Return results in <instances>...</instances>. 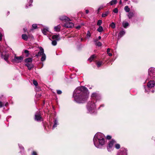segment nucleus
Listing matches in <instances>:
<instances>
[{"mask_svg":"<svg viewBox=\"0 0 155 155\" xmlns=\"http://www.w3.org/2000/svg\"><path fill=\"white\" fill-rule=\"evenodd\" d=\"M81 27V26L80 25H78L76 27V28L77 29H79Z\"/></svg>","mask_w":155,"mask_h":155,"instance_id":"obj_51","label":"nucleus"},{"mask_svg":"<svg viewBox=\"0 0 155 155\" xmlns=\"http://www.w3.org/2000/svg\"><path fill=\"white\" fill-rule=\"evenodd\" d=\"M91 100H93L96 102L97 101L100 100L101 99V96L97 92H94L91 95Z\"/></svg>","mask_w":155,"mask_h":155,"instance_id":"obj_4","label":"nucleus"},{"mask_svg":"<svg viewBox=\"0 0 155 155\" xmlns=\"http://www.w3.org/2000/svg\"><path fill=\"white\" fill-rule=\"evenodd\" d=\"M125 33V32L124 30H122L118 34V39H120L121 37H122Z\"/></svg>","mask_w":155,"mask_h":155,"instance_id":"obj_17","label":"nucleus"},{"mask_svg":"<svg viewBox=\"0 0 155 155\" xmlns=\"http://www.w3.org/2000/svg\"><path fill=\"white\" fill-rule=\"evenodd\" d=\"M107 54H108V55L110 56H112V53H107Z\"/></svg>","mask_w":155,"mask_h":155,"instance_id":"obj_54","label":"nucleus"},{"mask_svg":"<svg viewBox=\"0 0 155 155\" xmlns=\"http://www.w3.org/2000/svg\"><path fill=\"white\" fill-rule=\"evenodd\" d=\"M95 57V55H93L88 59V60H89L90 62H91Z\"/></svg>","mask_w":155,"mask_h":155,"instance_id":"obj_32","label":"nucleus"},{"mask_svg":"<svg viewBox=\"0 0 155 155\" xmlns=\"http://www.w3.org/2000/svg\"><path fill=\"white\" fill-rule=\"evenodd\" d=\"M127 15L129 19H130L134 16V13L133 12H130Z\"/></svg>","mask_w":155,"mask_h":155,"instance_id":"obj_19","label":"nucleus"},{"mask_svg":"<svg viewBox=\"0 0 155 155\" xmlns=\"http://www.w3.org/2000/svg\"><path fill=\"white\" fill-rule=\"evenodd\" d=\"M97 31L99 32H101L103 31V28L102 26H100L97 29Z\"/></svg>","mask_w":155,"mask_h":155,"instance_id":"obj_30","label":"nucleus"},{"mask_svg":"<svg viewBox=\"0 0 155 155\" xmlns=\"http://www.w3.org/2000/svg\"><path fill=\"white\" fill-rule=\"evenodd\" d=\"M117 155H127V150L124 148H121L118 151Z\"/></svg>","mask_w":155,"mask_h":155,"instance_id":"obj_9","label":"nucleus"},{"mask_svg":"<svg viewBox=\"0 0 155 155\" xmlns=\"http://www.w3.org/2000/svg\"><path fill=\"white\" fill-rule=\"evenodd\" d=\"M147 88L149 89L154 87L155 86V83L153 81H150L147 83Z\"/></svg>","mask_w":155,"mask_h":155,"instance_id":"obj_10","label":"nucleus"},{"mask_svg":"<svg viewBox=\"0 0 155 155\" xmlns=\"http://www.w3.org/2000/svg\"><path fill=\"white\" fill-rule=\"evenodd\" d=\"M61 27L60 25L55 26L54 27V31L56 32L60 31L61 30Z\"/></svg>","mask_w":155,"mask_h":155,"instance_id":"obj_21","label":"nucleus"},{"mask_svg":"<svg viewBox=\"0 0 155 155\" xmlns=\"http://www.w3.org/2000/svg\"><path fill=\"white\" fill-rule=\"evenodd\" d=\"M110 26L113 28H114L115 27V25L114 22H112L110 25Z\"/></svg>","mask_w":155,"mask_h":155,"instance_id":"obj_34","label":"nucleus"},{"mask_svg":"<svg viewBox=\"0 0 155 155\" xmlns=\"http://www.w3.org/2000/svg\"><path fill=\"white\" fill-rule=\"evenodd\" d=\"M23 58L21 56H17L15 54L12 61L16 63L21 62L23 60Z\"/></svg>","mask_w":155,"mask_h":155,"instance_id":"obj_7","label":"nucleus"},{"mask_svg":"<svg viewBox=\"0 0 155 155\" xmlns=\"http://www.w3.org/2000/svg\"><path fill=\"white\" fill-rule=\"evenodd\" d=\"M24 52L25 53L27 54V55H26L27 57H28V56L29 53V51L27 50H25L24 51Z\"/></svg>","mask_w":155,"mask_h":155,"instance_id":"obj_42","label":"nucleus"},{"mask_svg":"<svg viewBox=\"0 0 155 155\" xmlns=\"http://www.w3.org/2000/svg\"><path fill=\"white\" fill-rule=\"evenodd\" d=\"M95 101L93 100L89 101L87 105V108L88 112L90 113H92L95 112L96 109Z\"/></svg>","mask_w":155,"mask_h":155,"instance_id":"obj_3","label":"nucleus"},{"mask_svg":"<svg viewBox=\"0 0 155 155\" xmlns=\"http://www.w3.org/2000/svg\"><path fill=\"white\" fill-rule=\"evenodd\" d=\"M32 61V58H27L25 60V62L27 63L31 62Z\"/></svg>","mask_w":155,"mask_h":155,"instance_id":"obj_27","label":"nucleus"},{"mask_svg":"<svg viewBox=\"0 0 155 155\" xmlns=\"http://www.w3.org/2000/svg\"><path fill=\"white\" fill-rule=\"evenodd\" d=\"M104 104H102L98 108V109H99L101 107H104Z\"/></svg>","mask_w":155,"mask_h":155,"instance_id":"obj_56","label":"nucleus"},{"mask_svg":"<svg viewBox=\"0 0 155 155\" xmlns=\"http://www.w3.org/2000/svg\"><path fill=\"white\" fill-rule=\"evenodd\" d=\"M111 138V137L109 135H108L107 136V138L108 139H110Z\"/></svg>","mask_w":155,"mask_h":155,"instance_id":"obj_48","label":"nucleus"},{"mask_svg":"<svg viewBox=\"0 0 155 155\" xmlns=\"http://www.w3.org/2000/svg\"><path fill=\"white\" fill-rule=\"evenodd\" d=\"M86 13L87 14L89 13V10H86L85 11Z\"/></svg>","mask_w":155,"mask_h":155,"instance_id":"obj_55","label":"nucleus"},{"mask_svg":"<svg viewBox=\"0 0 155 155\" xmlns=\"http://www.w3.org/2000/svg\"><path fill=\"white\" fill-rule=\"evenodd\" d=\"M119 4H122V1L121 0H120L119 2Z\"/></svg>","mask_w":155,"mask_h":155,"instance_id":"obj_58","label":"nucleus"},{"mask_svg":"<svg viewBox=\"0 0 155 155\" xmlns=\"http://www.w3.org/2000/svg\"><path fill=\"white\" fill-rule=\"evenodd\" d=\"M106 7V6L104 4L101 5L100 6L97 10L96 11L97 12V14H98L101 10L103 9L104 8Z\"/></svg>","mask_w":155,"mask_h":155,"instance_id":"obj_18","label":"nucleus"},{"mask_svg":"<svg viewBox=\"0 0 155 155\" xmlns=\"http://www.w3.org/2000/svg\"><path fill=\"white\" fill-rule=\"evenodd\" d=\"M25 65L28 67L29 70H30L33 67V65L32 64H30L28 63H27L25 64Z\"/></svg>","mask_w":155,"mask_h":155,"instance_id":"obj_25","label":"nucleus"},{"mask_svg":"<svg viewBox=\"0 0 155 155\" xmlns=\"http://www.w3.org/2000/svg\"><path fill=\"white\" fill-rule=\"evenodd\" d=\"M32 28L34 29H36L37 28V25L36 24H33L32 25Z\"/></svg>","mask_w":155,"mask_h":155,"instance_id":"obj_44","label":"nucleus"},{"mask_svg":"<svg viewBox=\"0 0 155 155\" xmlns=\"http://www.w3.org/2000/svg\"><path fill=\"white\" fill-rule=\"evenodd\" d=\"M18 145H19V148L20 149H21L22 150L24 149V147H22L21 145L19 144Z\"/></svg>","mask_w":155,"mask_h":155,"instance_id":"obj_50","label":"nucleus"},{"mask_svg":"<svg viewBox=\"0 0 155 155\" xmlns=\"http://www.w3.org/2000/svg\"><path fill=\"white\" fill-rule=\"evenodd\" d=\"M99 39H100L101 38V37L100 36H99L98 37Z\"/></svg>","mask_w":155,"mask_h":155,"instance_id":"obj_59","label":"nucleus"},{"mask_svg":"<svg viewBox=\"0 0 155 155\" xmlns=\"http://www.w3.org/2000/svg\"><path fill=\"white\" fill-rule=\"evenodd\" d=\"M118 9L117 8H115L113 10V12L115 13H118Z\"/></svg>","mask_w":155,"mask_h":155,"instance_id":"obj_39","label":"nucleus"},{"mask_svg":"<svg viewBox=\"0 0 155 155\" xmlns=\"http://www.w3.org/2000/svg\"><path fill=\"white\" fill-rule=\"evenodd\" d=\"M28 2L29 3V5L27 4L26 5V8H28V6H31L32 5V3L33 2V0H28Z\"/></svg>","mask_w":155,"mask_h":155,"instance_id":"obj_22","label":"nucleus"},{"mask_svg":"<svg viewBox=\"0 0 155 155\" xmlns=\"http://www.w3.org/2000/svg\"><path fill=\"white\" fill-rule=\"evenodd\" d=\"M91 36V35L89 31H88L87 32V38H89Z\"/></svg>","mask_w":155,"mask_h":155,"instance_id":"obj_41","label":"nucleus"},{"mask_svg":"<svg viewBox=\"0 0 155 155\" xmlns=\"http://www.w3.org/2000/svg\"><path fill=\"white\" fill-rule=\"evenodd\" d=\"M125 1H128V0H124Z\"/></svg>","mask_w":155,"mask_h":155,"instance_id":"obj_61","label":"nucleus"},{"mask_svg":"<svg viewBox=\"0 0 155 155\" xmlns=\"http://www.w3.org/2000/svg\"><path fill=\"white\" fill-rule=\"evenodd\" d=\"M102 62L101 61H98L97 63V64L98 67H99L102 65Z\"/></svg>","mask_w":155,"mask_h":155,"instance_id":"obj_36","label":"nucleus"},{"mask_svg":"<svg viewBox=\"0 0 155 155\" xmlns=\"http://www.w3.org/2000/svg\"><path fill=\"white\" fill-rule=\"evenodd\" d=\"M74 24L71 22H66L63 25V26L67 28H72L74 26Z\"/></svg>","mask_w":155,"mask_h":155,"instance_id":"obj_11","label":"nucleus"},{"mask_svg":"<svg viewBox=\"0 0 155 155\" xmlns=\"http://www.w3.org/2000/svg\"><path fill=\"white\" fill-rule=\"evenodd\" d=\"M110 51V49L109 48H108L107 49V54L108 53H109V52Z\"/></svg>","mask_w":155,"mask_h":155,"instance_id":"obj_53","label":"nucleus"},{"mask_svg":"<svg viewBox=\"0 0 155 155\" xmlns=\"http://www.w3.org/2000/svg\"><path fill=\"white\" fill-rule=\"evenodd\" d=\"M102 23V21L101 20H99L97 22V25L100 26Z\"/></svg>","mask_w":155,"mask_h":155,"instance_id":"obj_37","label":"nucleus"},{"mask_svg":"<svg viewBox=\"0 0 155 155\" xmlns=\"http://www.w3.org/2000/svg\"><path fill=\"white\" fill-rule=\"evenodd\" d=\"M40 49V51H39L38 53V54L36 55V56L37 57H38V56L42 55L44 54H45L44 53V49L43 48L41 47H40L39 48Z\"/></svg>","mask_w":155,"mask_h":155,"instance_id":"obj_14","label":"nucleus"},{"mask_svg":"<svg viewBox=\"0 0 155 155\" xmlns=\"http://www.w3.org/2000/svg\"><path fill=\"white\" fill-rule=\"evenodd\" d=\"M124 10L127 12H129L130 11V8H129L128 6H126L124 7Z\"/></svg>","mask_w":155,"mask_h":155,"instance_id":"obj_29","label":"nucleus"},{"mask_svg":"<svg viewBox=\"0 0 155 155\" xmlns=\"http://www.w3.org/2000/svg\"><path fill=\"white\" fill-rule=\"evenodd\" d=\"M57 40H54L52 41V44L53 45L55 46L57 45Z\"/></svg>","mask_w":155,"mask_h":155,"instance_id":"obj_35","label":"nucleus"},{"mask_svg":"<svg viewBox=\"0 0 155 155\" xmlns=\"http://www.w3.org/2000/svg\"><path fill=\"white\" fill-rule=\"evenodd\" d=\"M123 27L125 28H127V27L129 26V23L127 22H123L122 23Z\"/></svg>","mask_w":155,"mask_h":155,"instance_id":"obj_28","label":"nucleus"},{"mask_svg":"<svg viewBox=\"0 0 155 155\" xmlns=\"http://www.w3.org/2000/svg\"><path fill=\"white\" fill-rule=\"evenodd\" d=\"M57 93L58 94H60L62 93V91L60 90H58L57 91Z\"/></svg>","mask_w":155,"mask_h":155,"instance_id":"obj_45","label":"nucleus"},{"mask_svg":"<svg viewBox=\"0 0 155 155\" xmlns=\"http://www.w3.org/2000/svg\"><path fill=\"white\" fill-rule=\"evenodd\" d=\"M21 37L22 39L25 41H27L28 38V36L25 34H22Z\"/></svg>","mask_w":155,"mask_h":155,"instance_id":"obj_24","label":"nucleus"},{"mask_svg":"<svg viewBox=\"0 0 155 155\" xmlns=\"http://www.w3.org/2000/svg\"><path fill=\"white\" fill-rule=\"evenodd\" d=\"M3 104H4L3 103ZM8 105V102H6V103H5V105H4V106H7Z\"/></svg>","mask_w":155,"mask_h":155,"instance_id":"obj_52","label":"nucleus"},{"mask_svg":"<svg viewBox=\"0 0 155 155\" xmlns=\"http://www.w3.org/2000/svg\"><path fill=\"white\" fill-rule=\"evenodd\" d=\"M151 92L152 93H153L154 92V90H152L151 91Z\"/></svg>","mask_w":155,"mask_h":155,"instance_id":"obj_60","label":"nucleus"},{"mask_svg":"<svg viewBox=\"0 0 155 155\" xmlns=\"http://www.w3.org/2000/svg\"><path fill=\"white\" fill-rule=\"evenodd\" d=\"M41 96V94H36V97H40Z\"/></svg>","mask_w":155,"mask_h":155,"instance_id":"obj_47","label":"nucleus"},{"mask_svg":"<svg viewBox=\"0 0 155 155\" xmlns=\"http://www.w3.org/2000/svg\"><path fill=\"white\" fill-rule=\"evenodd\" d=\"M116 143V141L113 140L110 142L107 147V148L108 151H111L112 150V147L113 145Z\"/></svg>","mask_w":155,"mask_h":155,"instance_id":"obj_6","label":"nucleus"},{"mask_svg":"<svg viewBox=\"0 0 155 155\" xmlns=\"http://www.w3.org/2000/svg\"><path fill=\"white\" fill-rule=\"evenodd\" d=\"M115 144V147L117 149H118L120 148V145L119 144H117V143H116L115 144Z\"/></svg>","mask_w":155,"mask_h":155,"instance_id":"obj_33","label":"nucleus"},{"mask_svg":"<svg viewBox=\"0 0 155 155\" xmlns=\"http://www.w3.org/2000/svg\"><path fill=\"white\" fill-rule=\"evenodd\" d=\"M33 84L35 85V86H38V82H37V81H35V80H34L33 81Z\"/></svg>","mask_w":155,"mask_h":155,"instance_id":"obj_43","label":"nucleus"},{"mask_svg":"<svg viewBox=\"0 0 155 155\" xmlns=\"http://www.w3.org/2000/svg\"><path fill=\"white\" fill-rule=\"evenodd\" d=\"M8 13H9V12H8Z\"/></svg>","mask_w":155,"mask_h":155,"instance_id":"obj_62","label":"nucleus"},{"mask_svg":"<svg viewBox=\"0 0 155 155\" xmlns=\"http://www.w3.org/2000/svg\"><path fill=\"white\" fill-rule=\"evenodd\" d=\"M4 106V104H3V102L2 101H0V107H2Z\"/></svg>","mask_w":155,"mask_h":155,"instance_id":"obj_46","label":"nucleus"},{"mask_svg":"<svg viewBox=\"0 0 155 155\" xmlns=\"http://www.w3.org/2000/svg\"><path fill=\"white\" fill-rule=\"evenodd\" d=\"M104 135L101 133L95 134L93 140L94 146L97 148H101L106 141Z\"/></svg>","mask_w":155,"mask_h":155,"instance_id":"obj_2","label":"nucleus"},{"mask_svg":"<svg viewBox=\"0 0 155 155\" xmlns=\"http://www.w3.org/2000/svg\"><path fill=\"white\" fill-rule=\"evenodd\" d=\"M59 19L60 20L64 21H71L70 19L69 18L64 15L60 16Z\"/></svg>","mask_w":155,"mask_h":155,"instance_id":"obj_12","label":"nucleus"},{"mask_svg":"<svg viewBox=\"0 0 155 155\" xmlns=\"http://www.w3.org/2000/svg\"><path fill=\"white\" fill-rule=\"evenodd\" d=\"M87 89L84 86L78 87L74 91L73 97L74 100L78 103H85L89 97Z\"/></svg>","mask_w":155,"mask_h":155,"instance_id":"obj_1","label":"nucleus"},{"mask_svg":"<svg viewBox=\"0 0 155 155\" xmlns=\"http://www.w3.org/2000/svg\"><path fill=\"white\" fill-rule=\"evenodd\" d=\"M58 124V122L57 119H55L54 120V123L53 126L52 128L53 129L55 127H56Z\"/></svg>","mask_w":155,"mask_h":155,"instance_id":"obj_20","label":"nucleus"},{"mask_svg":"<svg viewBox=\"0 0 155 155\" xmlns=\"http://www.w3.org/2000/svg\"><path fill=\"white\" fill-rule=\"evenodd\" d=\"M35 119L37 121H41L42 120L41 114L40 111H38L35 114Z\"/></svg>","mask_w":155,"mask_h":155,"instance_id":"obj_8","label":"nucleus"},{"mask_svg":"<svg viewBox=\"0 0 155 155\" xmlns=\"http://www.w3.org/2000/svg\"><path fill=\"white\" fill-rule=\"evenodd\" d=\"M32 155H37V153L35 151H33Z\"/></svg>","mask_w":155,"mask_h":155,"instance_id":"obj_49","label":"nucleus"},{"mask_svg":"<svg viewBox=\"0 0 155 155\" xmlns=\"http://www.w3.org/2000/svg\"><path fill=\"white\" fill-rule=\"evenodd\" d=\"M46 56L45 54H44L43 55H42V57L41 59V61H45L46 59Z\"/></svg>","mask_w":155,"mask_h":155,"instance_id":"obj_31","label":"nucleus"},{"mask_svg":"<svg viewBox=\"0 0 155 155\" xmlns=\"http://www.w3.org/2000/svg\"><path fill=\"white\" fill-rule=\"evenodd\" d=\"M95 45L98 46H101L102 45V43L99 41H97L95 43Z\"/></svg>","mask_w":155,"mask_h":155,"instance_id":"obj_38","label":"nucleus"},{"mask_svg":"<svg viewBox=\"0 0 155 155\" xmlns=\"http://www.w3.org/2000/svg\"><path fill=\"white\" fill-rule=\"evenodd\" d=\"M42 32L45 35H47V33L48 31V28L47 27L41 29Z\"/></svg>","mask_w":155,"mask_h":155,"instance_id":"obj_15","label":"nucleus"},{"mask_svg":"<svg viewBox=\"0 0 155 155\" xmlns=\"http://www.w3.org/2000/svg\"><path fill=\"white\" fill-rule=\"evenodd\" d=\"M109 13V11H107L103 13L102 15V17L103 18L106 17Z\"/></svg>","mask_w":155,"mask_h":155,"instance_id":"obj_23","label":"nucleus"},{"mask_svg":"<svg viewBox=\"0 0 155 155\" xmlns=\"http://www.w3.org/2000/svg\"><path fill=\"white\" fill-rule=\"evenodd\" d=\"M59 37V35H54L52 37V38L53 39H56V40L58 41L60 40V38L58 39Z\"/></svg>","mask_w":155,"mask_h":155,"instance_id":"obj_26","label":"nucleus"},{"mask_svg":"<svg viewBox=\"0 0 155 155\" xmlns=\"http://www.w3.org/2000/svg\"><path fill=\"white\" fill-rule=\"evenodd\" d=\"M9 55L8 54L2 53L1 54V57L2 58H3L5 61L8 62V59Z\"/></svg>","mask_w":155,"mask_h":155,"instance_id":"obj_13","label":"nucleus"},{"mask_svg":"<svg viewBox=\"0 0 155 155\" xmlns=\"http://www.w3.org/2000/svg\"><path fill=\"white\" fill-rule=\"evenodd\" d=\"M146 87H144L145 88V92H149V91L148 90H147L146 89Z\"/></svg>","mask_w":155,"mask_h":155,"instance_id":"obj_57","label":"nucleus"},{"mask_svg":"<svg viewBox=\"0 0 155 155\" xmlns=\"http://www.w3.org/2000/svg\"><path fill=\"white\" fill-rule=\"evenodd\" d=\"M117 3V0H112L109 3L107 4V5L108 6L109 5H113L116 4Z\"/></svg>","mask_w":155,"mask_h":155,"instance_id":"obj_16","label":"nucleus"},{"mask_svg":"<svg viewBox=\"0 0 155 155\" xmlns=\"http://www.w3.org/2000/svg\"><path fill=\"white\" fill-rule=\"evenodd\" d=\"M3 35V33L2 32H0V41H1L2 40Z\"/></svg>","mask_w":155,"mask_h":155,"instance_id":"obj_40","label":"nucleus"},{"mask_svg":"<svg viewBox=\"0 0 155 155\" xmlns=\"http://www.w3.org/2000/svg\"><path fill=\"white\" fill-rule=\"evenodd\" d=\"M148 75L151 79H155V68H150L148 69Z\"/></svg>","mask_w":155,"mask_h":155,"instance_id":"obj_5","label":"nucleus"}]
</instances>
